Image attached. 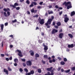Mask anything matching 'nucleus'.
Segmentation results:
<instances>
[{
    "mask_svg": "<svg viewBox=\"0 0 75 75\" xmlns=\"http://www.w3.org/2000/svg\"><path fill=\"white\" fill-rule=\"evenodd\" d=\"M51 18L48 19L47 23H45V25L47 26L48 28H50V25L51 24V22L52 21V20L54 18V17L53 16H52Z\"/></svg>",
    "mask_w": 75,
    "mask_h": 75,
    "instance_id": "obj_1",
    "label": "nucleus"
},
{
    "mask_svg": "<svg viewBox=\"0 0 75 75\" xmlns=\"http://www.w3.org/2000/svg\"><path fill=\"white\" fill-rule=\"evenodd\" d=\"M63 5H65V6H67V9L69 10V8H72V6H71V2L69 1L67 3V2L65 1L63 4Z\"/></svg>",
    "mask_w": 75,
    "mask_h": 75,
    "instance_id": "obj_2",
    "label": "nucleus"
},
{
    "mask_svg": "<svg viewBox=\"0 0 75 75\" xmlns=\"http://www.w3.org/2000/svg\"><path fill=\"white\" fill-rule=\"evenodd\" d=\"M15 52H18V54L19 57H23V54H22V53H21V51L18 50H16Z\"/></svg>",
    "mask_w": 75,
    "mask_h": 75,
    "instance_id": "obj_3",
    "label": "nucleus"
},
{
    "mask_svg": "<svg viewBox=\"0 0 75 75\" xmlns=\"http://www.w3.org/2000/svg\"><path fill=\"white\" fill-rule=\"evenodd\" d=\"M50 72H51V74H50V72L49 71L47 72V74H45L44 75H54V74L53 72H54V71L53 69H51Z\"/></svg>",
    "mask_w": 75,
    "mask_h": 75,
    "instance_id": "obj_4",
    "label": "nucleus"
},
{
    "mask_svg": "<svg viewBox=\"0 0 75 75\" xmlns=\"http://www.w3.org/2000/svg\"><path fill=\"white\" fill-rule=\"evenodd\" d=\"M26 65L28 66H31L32 65V62L30 60H28L26 62Z\"/></svg>",
    "mask_w": 75,
    "mask_h": 75,
    "instance_id": "obj_5",
    "label": "nucleus"
},
{
    "mask_svg": "<svg viewBox=\"0 0 75 75\" xmlns=\"http://www.w3.org/2000/svg\"><path fill=\"white\" fill-rule=\"evenodd\" d=\"M58 32V30L57 29H53L52 31V34H54Z\"/></svg>",
    "mask_w": 75,
    "mask_h": 75,
    "instance_id": "obj_6",
    "label": "nucleus"
},
{
    "mask_svg": "<svg viewBox=\"0 0 75 75\" xmlns=\"http://www.w3.org/2000/svg\"><path fill=\"white\" fill-rule=\"evenodd\" d=\"M18 4L17 3H16L14 4V5H11L10 6L11 7H12L13 8H16V6H18Z\"/></svg>",
    "mask_w": 75,
    "mask_h": 75,
    "instance_id": "obj_7",
    "label": "nucleus"
},
{
    "mask_svg": "<svg viewBox=\"0 0 75 75\" xmlns=\"http://www.w3.org/2000/svg\"><path fill=\"white\" fill-rule=\"evenodd\" d=\"M38 11V10H34V8H33L31 10V11L32 13H36Z\"/></svg>",
    "mask_w": 75,
    "mask_h": 75,
    "instance_id": "obj_8",
    "label": "nucleus"
},
{
    "mask_svg": "<svg viewBox=\"0 0 75 75\" xmlns=\"http://www.w3.org/2000/svg\"><path fill=\"white\" fill-rule=\"evenodd\" d=\"M69 19L68 17H65L64 18V21L65 23H67L69 21Z\"/></svg>",
    "mask_w": 75,
    "mask_h": 75,
    "instance_id": "obj_9",
    "label": "nucleus"
},
{
    "mask_svg": "<svg viewBox=\"0 0 75 75\" xmlns=\"http://www.w3.org/2000/svg\"><path fill=\"white\" fill-rule=\"evenodd\" d=\"M40 23L41 25H42L44 23V20L43 19H41V21L40 22Z\"/></svg>",
    "mask_w": 75,
    "mask_h": 75,
    "instance_id": "obj_10",
    "label": "nucleus"
},
{
    "mask_svg": "<svg viewBox=\"0 0 75 75\" xmlns=\"http://www.w3.org/2000/svg\"><path fill=\"white\" fill-rule=\"evenodd\" d=\"M4 72L6 73V74H7V75H8V71L5 69H4Z\"/></svg>",
    "mask_w": 75,
    "mask_h": 75,
    "instance_id": "obj_11",
    "label": "nucleus"
},
{
    "mask_svg": "<svg viewBox=\"0 0 75 75\" xmlns=\"http://www.w3.org/2000/svg\"><path fill=\"white\" fill-rule=\"evenodd\" d=\"M64 35V34L62 33H60L59 35V37L60 38L62 39V36Z\"/></svg>",
    "mask_w": 75,
    "mask_h": 75,
    "instance_id": "obj_12",
    "label": "nucleus"
},
{
    "mask_svg": "<svg viewBox=\"0 0 75 75\" xmlns=\"http://www.w3.org/2000/svg\"><path fill=\"white\" fill-rule=\"evenodd\" d=\"M29 74L30 75H33L34 74V70H32L30 71V72L29 73Z\"/></svg>",
    "mask_w": 75,
    "mask_h": 75,
    "instance_id": "obj_13",
    "label": "nucleus"
},
{
    "mask_svg": "<svg viewBox=\"0 0 75 75\" xmlns=\"http://www.w3.org/2000/svg\"><path fill=\"white\" fill-rule=\"evenodd\" d=\"M68 47H69V48H72L73 47H74V44L69 45H68Z\"/></svg>",
    "mask_w": 75,
    "mask_h": 75,
    "instance_id": "obj_14",
    "label": "nucleus"
},
{
    "mask_svg": "<svg viewBox=\"0 0 75 75\" xmlns=\"http://www.w3.org/2000/svg\"><path fill=\"white\" fill-rule=\"evenodd\" d=\"M14 61L15 63H18V60L17 58L14 59Z\"/></svg>",
    "mask_w": 75,
    "mask_h": 75,
    "instance_id": "obj_15",
    "label": "nucleus"
},
{
    "mask_svg": "<svg viewBox=\"0 0 75 75\" xmlns=\"http://www.w3.org/2000/svg\"><path fill=\"white\" fill-rule=\"evenodd\" d=\"M53 68V67H50V68H47L46 69L47 71H51V69Z\"/></svg>",
    "mask_w": 75,
    "mask_h": 75,
    "instance_id": "obj_16",
    "label": "nucleus"
},
{
    "mask_svg": "<svg viewBox=\"0 0 75 75\" xmlns=\"http://www.w3.org/2000/svg\"><path fill=\"white\" fill-rule=\"evenodd\" d=\"M0 27L1 30H3V28H4V25L3 24H1Z\"/></svg>",
    "mask_w": 75,
    "mask_h": 75,
    "instance_id": "obj_17",
    "label": "nucleus"
},
{
    "mask_svg": "<svg viewBox=\"0 0 75 75\" xmlns=\"http://www.w3.org/2000/svg\"><path fill=\"white\" fill-rule=\"evenodd\" d=\"M75 14V12L74 11H73L71 12V16H73Z\"/></svg>",
    "mask_w": 75,
    "mask_h": 75,
    "instance_id": "obj_18",
    "label": "nucleus"
},
{
    "mask_svg": "<svg viewBox=\"0 0 75 75\" xmlns=\"http://www.w3.org/2000/svg\"><path fill=\"white\" fill-rule=\"evenodd\" d=\"M70 69H69L67 70H65L64 72H65V73H68L70 72Z\"/></svg>",
    "mask_w": 75,
    "mask_h": 75,
    "instance_id": "obj_19",
    "label": "nucleus"
},
{
    "mask_svg": "<svg viewBox=\"0 0 75 75\" xmlns=\"http://www.w3.org/2000/svg\"><path fill=\"white\" fill-rule=\"evenodd\" d=\"M57 24L58 26H60L61 25V22H58L57 23Z\"/></svg>",
    "mask_w": 75,
    "mask_h": 75,
    "instance_id": "obj_20",
    "label": "nucleus"
},
{
    "mask_svg": "<svg viewBox=\"0 0 75 75\" xmlns=\"http://www.w3.org/2000/svg\"><path fill=\"white\" fill-rule=\"evenodd\" d=\"M71 71H75V67H74L71 68Z\"/></svg>",
    "mask_w": 75,
    "mask_h": 75,
    "instance_id": "obj_21",
    "label": "nucleus"
},
{
    "mask_svg": "<svg viewBox=\"0 0 75 75\" xmlns=\"http://www.w3.org/2000/svg\"><path fill=\"white\" fill-rule=\"evenodd\" d=\"M65 62H64L62 61L60 62L61 65H65Z\"/></svg>",
    "mask_w": 75,
    "mask_h": 75,
    "instance_id": "obj_22",
    "label": "nucleus"
},
{
    "mask_svg": "<svg viewBox=\"0 0 75 75\" xmlns=\"http://www.w3.org/2000/svg\"><path fill=\"white\" fill-rule=\"evenodd\" d=\"M50 11H48V14H53V11H50Z\"/></svg>",
    "mask_w": 75,
    "mask_h": 75,
    "instance_id": "obj_23",
    "label": "nucleus"
},
{
    "mask_svg": "<svg viewBox=\"0 0 75 75\" xmlns=\"http://www.w3.org/2000/svg\"><path fill=\"white\" fill-rule=\"evenodd\" d=\"M68 35L69 37H70V38H73V35H72V34H69Z\"/></svg>",
    "mask_w": 75,
    "mask_h": 75,
    "instance_id": "obj_24",
    "label": "nucleus"
},
{
    "mask_svg": "<svg viewBox=\"0 0 75 75\" xmlns=\"http://www.w3.org/2000/svg\"><path fill=\"white\" fill-rule=\"evenodd\" d=\"M38 72L39 73H41V69H38Z\"/></svg>",
    "mask_w": 75,
    "mask_h": 75,
    "instance_id": "obj_25",
    "label": "nucleus"
},
{
    "mask_svg": "<svg viewBox=\"0 0 75 75\" xmlns=\"http://www.w3.org/2000/svg\"><path fill=\"white\" fill-rule=\"evenodd\" d=\"M34 55V52L33 51L32 52L30 53V55L31 56H33Z\"/></svg>",
    "mask_w": 75,
    "mask_h": 75,
    "instance_id": "obj_26",
    "label": "nucleus"
},
{
    "mask_svg": "<svg viewBox=\"0 0 75 75\" xmlns=\"http://www.w3.org/2000/svg\"><path fill=\"white\" fill-rule=\"evenodd\" d=\"M35 57H36V58H38L39 57H40V56L39 55V54L37 53H36L35 55Z\"/></svg>",
    "mask_w": 75,
    "mask_h": 75,
    "instance_id": "obj_27",
    "label": "nucleus"
},
{
    "mask_svg": "<svg viewBox=\"0 0 75 75\" xmlns=\"http://www.w3.org/2000/svg\"><path fill=\"white\" fill-rule=\"evenodd\" d=\"M43 58H46V59H47L48 56H47V55H44L43 57Z\"/></svg>",
    "mask_w": 75,
    "mask_h": 75,
    "instance_id": "obj_28",
    "label": "nucleus"
},
{
    "mask_svg": "<svg viewBox=\"0 0 75 75\" xmlns=\"http://www.w3.org/2000/svg\"><path fill=\"white\" fill-rule=\"evenodd\" d=\"M4 14L5 17H7V13H6V12H4Z\"/></svg>",
    "mask_w": 75,
    "mask_h": 75,
    "instance_id": "obj_29",
    "label": "nucleus"
},
{
    "mask_svg": "<svg viewBox=\"0 0 75 75\" xmlns=\"http://www.w3.org/2000/svg\"><path fill=\"white\" fill-rule=\"evenodd\" d=\"M48 49V47H47V46L45 47L44 48V50H46V51H47V50Z\"/></svg>",
    "mask_w": 75,
    "mask_h": 75,
    "instance_id": "obj_30",
    "label": "nucleus"
},
{
    "mask_svg": "<svg viewBox=\"0 0 75 75\" xmlns=\"http://www.w3.org/2000/svg\"><path fill=\"white\" fill-rule=\"evenodd\" d=\"M26 2V3L27 4H29L30 3V1H29V0H27Z\"/></svg>",
    "mask_w": 75,
    "mask_h": 75,
    "instance_id": "obj_31",
    "label": "nucleus"
},
{
    "mask_svg": "<svg viewBox=\"0 0 75 75\" xmlns=\"http://www.w3.org/2000/svg\"><path fill=\"white\" fill-rule=\"evenodd\" d=\"M32 3L33 4H34L35 6H36V5H37V2H32Z\"/></svg>",
    "mask_w": 75,
    "mask_h": 75,
    "instance_id": "obj_32",
    "label": "nucleus"
},
{
    "mask_svg": "<svg viewBox=\"0 0 75 75\" xmlns=\"http://www.w3.org/2000/svg\"><path fill=\"white\" fill-rule=\"evenodd\" d=\"M24 71H25V72H28V69L27 68H25L24 69Z\"/></svg>",
    "mask_w": 75,
    "mask_h": 75,
    "instance_id": "obj_33",
    "label": "nucleus"
},
{
    "mask_svg": "<svg viewBox=\"0 0 75 75\" xmlns=\"http://www.w3.org/2000/svg\"><path fill=\"white\" fill-rule=\"evenodd\" d=\"M19 71L21 72H22L23 71V69H22V68H20L19 69Z\"/></svg>",
    "mask_w": 75,
    "mask_h": 75,
    "instance_id": "obj_34",
    "label": "nucleus"
},
{
    "mask_svg": "<svg viewBox=\"0 0 75 75\" xmlns=\"http://www.w3.org/2000/svg\"><path fill=\"white\" fill-rule=\"evenodd\" d=\"M33 6H34V5L33 4V3L32 2L31 4L30 5L29 7H33Z\"/></svg>",
    "mask_w": 75,
    "mask_h": 75,
    "instance_id": "obj_35",
    "label": "nucleus"
},
{
    "mask_svg": "<svg viewBox=\"0 0 75 75\" xmlns=\"http://www.w3.org/2000/svg\"><path fill=\"white\" fill-rule=\"evenodd\" d=\"M61 67H59L58 69H57V71H59L61 70Z\"/></svg>",
    "mask_w": 75,
    "mask_h": 75,
    "instance_id": "obj_36",
    "label": "nucleus"
},
{
    "mask_svg": "<svg viewBox=\"0 0 75 75\" xmlns=\"http://www.w3.org/2000/svg\"><path fill=\"white\" fill-rule=\"evenodd\" d=\"M33 17H36V18H37V17H38V14H36L35 16H33Z\"/></svg>",
    "mask_w": 75,
    "mask_h": 75,
    "instance_id": "obj_37",
    "label": "nucleus"
},
{
    "mask_svg": "<svg viewBox=\"0 0 75 75\" xmlns=\"http://www.w3.org/2000/svg\"><path fill=\"white\" fill-rule=\"evenodd\" d=\"M16 22H17L16 19H15L13 21H12V23H16Z\"/></svg>",
    "mask_w": 75,
    "mask_h": 75,
    "instance_id": "obj_38",
    "label": "nucleus"
},
{
    "mask_svg": "<svg viewBox=\"0 0 75 75\" xmlns=\"http://www.w3.org/2000/svg\"><path fill=\"white\" fill-rule=\"evenodd\" d=\"M38 42H39V43H42V42H43V41H42V40H38Z\"/></svg>",
    "mask_w": 75,
    "mask_h": 75,
    "instance_id": "obj_39",
    "label": "nucleus"
},
{
    "mask_svg": "<svg viewBox=\"0 0 75 75\" xmlns=\"http://www.w3.org/2000/svg\"><path fill=\"white\" fill-rule=\"evenodd\" d=\"M22 61H23V62H25V59H21Z\"/></svg>",
    "mask_w": 75,
    "mask_h": 75,
    "instance_id": "obj_40",
    "label": "nucleus"
},
{
    "mask_svg": "<svg viewBox=\"0 0 75 75\" xmlns=\"http://www.w3.org/2000/svg\"><path fill=\"white\" fill-rule=\"evenodd\" d=\"M8 71H12V70H11V69L10 68V67H8Z\"/></svg>",
    "mask_w": 75,
    "mask_h": 75,
    "instance_id": "obj_41",
    "label": "nucleus"
},
{
    "mask_svg": "<svg viewBox=\"0 0 75 75\" xmlns=\"http://www.w3.org/2000/svg\"><path fill=\"white\" fill-rule=\"evenodd\" d=\"M20 8L19 7H18L16 8V9L17 10H20Z\"/></svg>",
    "mask_w": 75,
    "mask_h": 75,
    "instance_id": "obj_42",
    "label": "nucleus"
},
{
    "mask_svg": "<svg viewBox=\"0 0 75 75\" xmlns=\"http://www.w3.org/2000/svg\"><path fill=\"white\" fill-rule=\"evenodd\" d=\"M38 20L39 22H40L41 21V18L40 17H39L38 18Z\"/></svg>",
    "mask_w": 75,
    "mask_h": 75,
    "instance_id": "obj_43",
    "label": "nucleus"
},
{
    "mask_svg": "<svg viewBox=\"0 0 75 75\" xmlns=\"http://www.w3.org/2000/svg\"><path fill=\"white\" fill-rule=\"evenodd\" d=\"M7 14L8 16H10V12H9V11H8L7 12Z\"/></svg>",
    "mask_w": 75,
    "mask_h": 75,
    "instance_id": "obj_44",
    "label": "nucleus"
},
{
    "mask_svg": "<svg viewBox=\"0 0 75 75\" xmlns=\"http://www.w3.org/2000/svg\"><path fill=\"white\" fill-rule=\"evenodd\" d=\"M64 61L65 62H66V61H68V60H67V58H64Z\"/></svg>",
    "mask_w": 75,
    "mask_h": 75,
    "instance_id": "obj_45",
    "label": "nucleus"
},
{
    "mask_svg": "<svg viewBox=\"0 0 75 75\" xmlns=\"http://www.w3.org/2000/svg\"><path fill=\"white\" fill-rule=\"evenodd\" d=\"M57 58H58V59L60 61H61V60H62V59L61 58L59 57H57Z\"/></svg>",
    "mask_w": 75,
    "mask_h": 75,
    "instance_id": "obj_46",
    "label": "nucleus"
},
{
    "mask_svg": "<svg viewBox=\"0 0 75 75\" xmlns=\"http://www.w3.org/2000/svg\"><path fill=\"white\" fill-rule=\"evenodd\" d=\"M63 12L62 11H61L60 12H59V16H61V14H62Z\"/></svg>",
    "mask_w": 75,
    "mask_h": 75,
    "instance_id": "obj_47",
    "label": "nucleus"
},
{
    "mask_svg": "<svg viewBox=\"0 0 75 75\" xmlns=\"http://www.w3.org/2000/svg\"><path fill=\"white\" fill-rule=\"evenodd\" d=\"M42 62L43 64H45V61H44L43 60H42Z\"/></svg>",
    "mask_w": 75,
    "mask_h": 75,
    "instance_id": "obj_48",
    "label": "nucleus"
},
{
    "mask_svg": "<svg viewBox=\"0 0 75 75\" xmlns=\"http://www.w3.org/2000/svg\"><path fill=\"white\" fill-rule=\"evenodd\" d=\"M23 67H26V64L25 63H23Z\"/></svg>",
    "mask_w": 75,
    "mask_h": 75,
    "instance_id": "obj_49",
    "label": "nucleus"
},
{
    "mask_svg": "<svg viewBox=\"0 0 75 75\" xmlns=\"http://www.w3.org/2000/svg\"><path fill=\"white\" fill-rule=\"evenodd\" d=\"M3 10L4 11H5V12L7 11V9L6 8L4 9Z\"/></svg>",
    "mask_w": 75,
    "mask_h": 75,
    "instance_id": "obj_50",
    "label": "nucleus"
},
{
    "mask_svg": "<svg viewBox=\"0 0 75 75\" xmlns=\"http://www.w3.org/2000/svg\"><path fill=\"white\" fill-rule=\"evenodd\" d=\"M54 27L56 29H58V26H57V25L55 26Z\"/></svg>",
    "mask_w": 75,
    "mask_h": 75,
    "instance_id": "obj_51",
    "label": "nucleus"
},
{
    "mask_svg": "<svg viewBox=\"0 0 75 75\" xmlns=\"http://www.w3.org/2000/svg\"><path fill=\"white\" fill-rule=\"evenodd\" d=\"M42 8V7L40 6H38V7H37L38 8Z\"/></svg>",
    "mask_w": 75,
    "mask_h": 75,
    "instance_id": "obj_52",
    "label": "nucleus"
},
{
    "mask_svg": "<svg viewBox=\"0 0 75 75\" xmlns=\"http://www.w3.org/2000/svg\"><path fill=\"white\" fill-rule=\"evenodd\" d=\"M52 25H55V23L54 21L53 22Z\"/></svg>",
    "mask_w": 75,
    "mask_h": 75,
    "instance_id": "obj_53",
    "label": "nucleus"
},
{
    "mask_svg": "<svg viewBox=\"0 0 75 75\" xmlns=\"http://www.w3.org/2000/svg\"><path fill=\"white\" fill-rule=\"evenodd\" d=\"M5 26H7V25H8V23L6 22L5 23Z\"/></svg>",
    "mask_w": 75,
    "mask_h": 75,
    "instance_id": "obj_54",
    "label": "nucleus"
},
{
    "mask_svg": "<svg viewBox=\"0 0 75 75\" xmlns=\"http://www.w3.org/2000/svg\"><path fill=\"white\" fill-rule=\"evenodd\" d=\"M27 14H30V11H27Z\"/></svg>",
    "mask_w": 75,
    "mask_h": 75,
    "instance_id": "obj_55",
    "label": "nucleus"
},
{
    "mask_svg": "<svg viewBox=\"0 0 75 75\" xmlns=\"http://www.w3.org/2000/svg\"><path fill=\"white\" fill-rule=\"evenodd\" d=\"M14 65L15 67H17V64L16 63H15V64H14Z\"/></svg>",
    "mask_w": 75,
    "mask_h": 75,
    "instance_id": "obj_56",
    "label": "nucleus"
},
{
    "mask_svg": "<svg viewBox=\"0 0 75 75\" xmlns=\"http://www.w3.org/2000/svg\"><path fill=\"white\" fill-rule=\"evenodd\" d=\"M10 48H12L13 47V45H10Z\"/></svg>",
    "mask_w": 75,
    "mask_h": 75,
    "instance_id": "obj_57",
    "label": "nucleus"
},
{
    "mask_svg": "<svg viewBox=\"0 0 75 75\" xmlns=\"http://www.w3.org/2000/svg\"><path fill=\"white\" fill-rule=\"evenodd\" d=\"M6 60L7 61H9V59L8 58H6Z\"/></svg>",
    "mask_w": 75,
    "mask_h": 75,
    "instance_id": "obj_58",
    "label": "nucleus"
},
{
    "mask_svg": "<svg viewBox=\"0 0 75 75\" xmlns=\"http://www.w3.org/2000/svg\"><path fill=\"white\" fill-rule=\"evenodd\" d=\"M52 62H55V59H53L52 60Z\"/></svg>",
    "mask_w": 75,
    "mask_h": 75,
    "instance_id": "obj_59",
    "label": "nucleus"
},
{
    "mask_svg": "<svg viewBox=\"0 0 75 75\" xmlns=\"http://www.w3.org/2000/svg\"><path fill=\"white\" fill-rule=\"evenodd\" d=\"M55 8H59L58 6L57 5H56L55 6Z\"/></svg>",
    "mask_w": 75,
    "mask_h": 75,
    "instance_id": "obj_60",
    "label": "nucleus"
},
{
    "mask_svg": "<svg viewBox=\"0 0 75 75\" xmlns=\"http://www.w3.org/2000/svg\"><path fill=\"white\" fill-rule=\"evenodd\" d=\"M61 71L62 72H63L64 71V70L63 69H61Z\"/></svg>",
    "mask_w": 75,
    "mask_h": 75,
    "instance_id": "obj_61",
    "label": "nucleus"
},
{
    "mask_svg": "<svg viewBox=\"0 0 75 75\" xmlns=\"http://www.w3.org/2000/svg\"><path fill=\"white\" fill-rule=\"evenodd\" d=\"M52 5H50L48 7H49V8H52Z\"/></svg>",
    "mask_w": 75,
    "mask_h": 75,
    "instance_id": "obj_62",
    "label": "nucleus"
},
{
    "mask_svg": "<svg viewBox=\"0 0 75 75\" xmlns=\"http://www.w3.org/2000/svg\"><path fill=\"white\" fill-rule=\"evenodd\" d=\"M12 59L13 58H12V57H10L9 58V60H12Z\"/></svg>",
    "mask_w": 75,
    "mask_h": 75,
    "instance_id": "obj_63",
    "label": "nucleus"
},
{
    "mask_svg": "<svg viewBox=\"0 0 75 75\" xmlns=\"http://www.w3.org/2000/svg\"><path fill=\"white\" fill-rule=\"evenodd\" d=\"M9 37H11V38H13V35H11L9 36Z\"/></svg>",
    "mask_w": 75,
    "mask_h": 75,
    "instance_id": "obj_64",
    "label": "nucleus"
}]
</instances>
